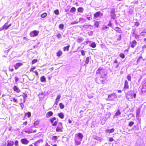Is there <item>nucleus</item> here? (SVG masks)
I'll list each match as a JSON object with an SVG mask.
<instances>
[{
  "mask_svg": "<svg viewBox=\"0 0 146 146\" xmlns=\"http://www.w3.org/2000/svg\"><path fill=\"white\" fill-rule=\"evenodd\" d=\"M107 74H104L103 76L101 75L100 77V79L96 78V82L98 84H100V83L102 84H104L105 82L106 81V76Z\"/></svg>",
  "mask_w": 146,
  "mask_h": 146,
  "instance_id": "obj_1",
  "label": "nucleus"
},
{
  "mask_svg": "<svg viewBox=\"0 0 146 146\" xmlns=\"http://www.w3.org/2000/svg\"><path fill=\"white\" fill-rule=\"evenodd\" d=\"M14 143L15 146H19V142L17 140H15V143H14V141H7V144L6 146H13Z\"/></svg>",
  "mask_w": 146,
  "mask_h": 146,
  "instance_id": "obj_2",
  "label": "nucleus"
},
{
  "mask_svg": "<svg viewBox=\"0 0 146 146\" xmlns=\"http://www.w3.org/2000/svg\"><path fill=\"white\" fill-rule=\"evenodd\" d=\"M136 94L135 93L133 94L130 92H128L126 95V98L128 100L130 101L133 98L135 99L136 98Z\"/></svg>",
  "mask_w": 146,
  "mask_h": 146,
  "instance_id": "obj_3",
  "label": "nucleus"
},
{
  "mask_svg": "<svg viewBox=\"0 0 146 146\" xmlns=\"http://www.w3.org/2000/svg\"><path fill=\"white\" fill-rule=\"evenodd\" d=\"M96 74H98L100 76L101 75L103 76L104 74H107V73L105 71L104 69L102 68H99L97 70L96 73Z\"/></svg>",
  "mask_w": 146,
  "mask_h": 146,
  "instance_id": "obj_4",
  "label": "nucleus"
},
{
  "mask_svg": "<svg viewBox=\"0 0 146 146\" xmlns=\"http://www.w3.org/2000/svg\"><path fill=\"white\" fill-rule=\"evenodd\" d=\"M63 129L62 123L61 122H60L58 123V125L56 127L55 130L56 132H62L63 131Z\"/></svg>",
  "mask_w": 146,
  "mask_h": 146,
  "instance_id": "obj_5",
  "label": "nucleus"
},
{
  "mask_svg": "<svg viewBox=\"0 0 146 146\" xmlns=\"http://www.w3.org/2000/svg\"><path fill=\"white\" fill-rule=\"evenodd\" d=\"M117 98V95L116 94L113 93L108 96L107 100L108 101H112Z\"/></svg>",
  "mask_w": 146,
  "mask_h": 146,
  "instance_id": "obj_6",
  "label": "nucleus"
},
{
  "mask_svg": "<svg viewBox=\"0 0 146 146\" xmlns=\"http://www.w3.org/2000/svg\"><path fill=\"white\" fill-rule=\"evenodd\" d=\"M39 33V31L34 30L31 32L30 33V35L32 37H35L37 36Z\"/></svg>",
  "mask_w": 146,
  "mask_h": 146,
  "instance_id": "obj_7",
  "label": "nucleus"
},
{
  "mask_svg": "<svg viewBox=\"0 0 146 146\" xmlns=\"http://www.w3.org/2000/svg\"><path fill=\"white\" fill-rule=\"evenodd\" d=\"M56 120V118L55 117H53L50 118L49 119V121L50 123H52V125L53 126H56L58 122L57 121H55L54 122V121Z\"/></svg>",
  "mask_w": 146,
  "mask_h": 146,
  "instance_id": "obj_8",
  "label": "nucleus"
},
{
  "mask_svg": "<svg viewBox=\"0 0 146 146\" xmlns=\"http://www.w3.org/2000/svg\"><path fill=\"white\" fill-rule=\"evenodd\" d=\"M101 15L102 16L103 15V14L100 11H99L96 12L94 15V19L97 18L99 17L100 15Z\"/></svg>",
  "mask_w": 146,
  "mask_h": 146,
  "instance_id": "obj_9",
  "label": "nucleus"
},
{
  "mask_svg": "<svg viewBox=\"0 0 146 146\" xmlns=\"http://www.w3.org/2000/svg\"><path fill=\"white\" fill-rule=\"evenodd\" d=\"M21 142L22 143L23 145H27L29 143V141L25 138L21 139Z\"/></svg>",
  "mask_w": 146,
  "mask_h": 146,
  "instance_id": "obj_10",
  "label": "nucleus"
},
{
  "mask_svg": "<svg viewBox=\"0 0 146 146\" xmlns=\"http://www.w3.org/2000/svg\"><path fill=\"white\" fill-rule=\"evenodd\" d=\"M115 12L114 9H113L111 11V16L112 19H114L116 17Z\"/></svg>",
  "mask_w": 146,
  "mask_h": 146,
  "instance_id": "obj_11",
  "label": "nucleus"
},
{
  "mask_svg": "<svg viewBox=\"0 0 146 146\" xmlns=\"http://www.w3.org/2000/svg\"><path fill=\"white\" fill-rule=\"evenodd\" d=\"M141 92L142 93H145L146 92V82L143 85L142 88L141 90Z\"/></svg>",
  "mask_w": 146,
  "mask_h": 146,
  "instance_id": "obj_12",
  "label": "nucleus"
},
{
  "mask_svg": "<svg viewBox=\"0 0 146 146\" xmlns=\"http://www.w3.org/2000/svg\"><path fill=\"white\" fill-rule=\"evenodd\" d=\"M74 141L75 142V144L76 145H79L81 143V141H80V140H79L78 139L77 137H75V139H74Z\"/></svg>",
  "mask_w": 146,
  "mask_h": 146,
  "instance_id": "obj_13",
  "label": "nucleus"
},
{
  "mask_svg": "<svg viewBox=\"0 0 146 146\" xmlns=\"http://www.w3.org/2000/svg\"><path fill=\"white\" fill-rule=\"evenodd\" d=\"M23 65V64L21 62H18L16 63L14 65V67L16 70L19 67Z\"/></svg>",
  "mask_w": 146,
  "mask_h": 146,
  "instance_id": "obj_14",
  "label": "nucleus"
},
{
  "mask_svg": "<svg viewBox=\"0 0 146 146\" xmlns=\"http://www.w3.org/2000/svg\"><path fill=\"white\" fill-rule=\"evenodd\" d=\"M137 44V42L135 40H133L131 43V47L134 48Z\"/></svg>",
  "mask_w": 146,
  "mask_h": 146,
  "instance_id": "obj_15",
  "label": "nucleus"
},
{
  "mask_svg": "<svg viewBox=\"0 0 146 146\" xmlns=\"http://www.w3.org/2000/svg\"><path fill=\"white\" fill-rule=\"evenodd\" d=\"M13 90L14 91L16 92L17 93H19L21 92L20 90L16 86H14Z\"/></svg>",
  "mask_w": 146,
  "mask_h": 146,
  "instance_id": "obj_16",
  "label": "nucleus"
},
{
  "mask_svg": "<svg viewBox=\"0 0 146 146\" xmlns=\"http://www.w3.org/2000/svg\"><path fill=\"white\" fill-rule=\"evenodd\" d=\"M129 83L127 80H125V82L124 88V89H128L129 88Z\"/></svg>",
  "mask_w": 146,
  "mask_h": 146,
  "instance_id": "obj_17",
  "label": "nucleus"
},
{
  "mask_svg": "<svg viewBox=\"0 0 146 146\" xmlns=\"http://www.w3.org/2000/svg\"><path fill=\"white\" fill-rule=\"evenodd\" d=\"M53 115V113L52 111H49L46 114V117L47 118H48L51 116Z\"/></svg>",
  "mask_w": 146,
  "mask_h": 146,
  "instance_id": "obj_18",
  "label": "nucleus"
},
{
  "mask_svg": "<svg viewBox=\"0 0 146 146\" xmlns=\"http://www.w3.org/2000/svg\"><path fill=\"white\" fill-rule=\"evenodd\" d=\"M22 96L23 98V102H21L19 104H23V103L25 102V100L26 99V98L27 97V95L26 94H25V93H23V94L22 95Z\"/></svg>",
  "mask_w": 146,
  "mask_h": 146,
  "instance_id": "obj_19",
  "label": "nucleus"
},
{
  "mask_svg": "<svg viewBox=\"0 0 146 146\" xmlns=\"http://www.w3.org/2000/svg\"><path fill=\"white\" fill-rule=\"evenodd\" d=\"M77 137L80 138V141H82L83 137V134L80 133H79L77 134Z\"/></svg>",
  "mask_w": 146,
  "mask_h": 146,
  "instance_id": "obj_20",
  "label": "nucleus"
},
{
  "mask_svg": "<svg viewBox=\"0 0 146 146\" xmlns=\"http://www.w3.org/2000/svg\"><path fill=\"white\" fill-rule=\"evenodd\" d=\"M40 122V120L39 119H37L34 122L33 124V125L35 127L36 126L38 125L39 124Z\"/></svg>",
  "mask_w": 146,
  "mask_h": 146,
  "instance_id": "obj_21",
  "label": "nucleus"
},
{
  "mask_svg": "<svg viewBox=\"0 0 146 146\" xmlns=\"http://www.w3.org/2000/svg\"><path fill=\"white\" fill-rule=\"evenodd\" d=\"M58 116L61 119H63L64 117V115L61 112L58 113Z\"/></svg>",
  "mask_w": 146,
  "mask_h": 146,
  "instance_id": "obj_22",
  "label": "nucleus"
},
{
  "mask_svg": "<svg viewBox=\"0 0 146 146\" xmlns=\"http://www.w3.org/2000/svg\"><path fill=\"white\" fill-rule=\"evenodd\" d=\"M62 54V51L60 50H59L57 52H56V56L58 57H60L61 55Z\"/></svg>",
  "mask_w": 146,
  "mask_h": 146,
  "instance_id": "obj_23",
  "label": "nucleus"
},
{
  "mask_svg": "<svg viewBox=\"0 0 146 146\" xmlns=\"http://www.w3.org/2000/svg\"><path fill=\"white\" fill-rule=\"evenodd\" d=\"M8 22L5 23L4 25L3 26V28L4 29L7 30L9 28V27L7 25Z\"/></svg>",
  "mask_w": 146,
  "mask_h": 146,
  "instance_id": "obj_24",
  "label": "nucleus"
},
{
  "mask_svg": "<svg viewBox=\"0 0 146 146\" xmlns=\"http://www.w3.org/2000/svg\"><path fill=\"white\" fill-rule=\"evenodd\" d=\"M70 47V45H68L64 47L63 48L64 51H68L69 50V48Z\"/></svg>",
  "mask_w": 146,
  "mask_h": 146,
  "instance_id": "obj_25",
  "label": "nucleus"
},
{
  "mask_svg": "<svg viewBox=\"0 0 146 146\" xmlns=\"http://www.w3.org/2000/svg\"><path fill=\"white\" fill-rule=\"evenodd\" d=\"M40 80L41 82H44L46 81V78L44 76H42L40 78Z\"/></svg>",
  "mask_w": 146,
  "mask_h": 146,
  "instance_id": "obj_26",
  "label": "nucleus"
},
{
  "mask_svg": "<svg viewBox=\"0 0 146 146\" xmlns=\"http://www.w3.org/2000/svg\"><path fill=\"white\" fill-rule=\"evenodd\" d=\"M77 10L79 12L83 13L84 11V9L82 7H80Z\"/></svg>",
  "mask_w": 146,
  "mask_h": 146,
  "instance_id": "obj_27",
  "label": "nucleus"
},
{
  "mask_svg": "<svg viewBox=\"0 0 146 146\" xmlns=\"http://www.w3.org/2000/svg\"><path fill=\"white\" fill-rule=\"evenodd\" d=\"M90 46L92 48H94L96 47V44L95 42H93L90 45Z\"/></svg>",
  "mask_w": 146,
  "mask_h": 146,
  "instance_id": "obj_28",
  "label": "nucleus"
},
{
  "mask_svg": "<svg viewBox=\"0 0 146 146\" xmlns=\"http://www.w3.org/2000/svg\"><path fill=\"white\" fill-rule=\"evenodd\" d=\"M115 31L118 32V33H121V29L120 28L118 27H116L115 28Z\"/></svg>",
  "mask_w": 146,
  "mask_h": 146,
  "instance_id": "obj_29",
  "label": "nucleus"
},
{
  "mask_svg": "<svg viewBox=\"0 0 146 146\" xmlns=\"http://www.w3.org/2000/svg\"><path fill=\"white\" fill-rule=\"evenodd\" d=\"M47 15V14L46 13H44L41 14L40 17L42 18H44L46 17Z\"/></svg>",
  "mask_w": 146,
  "mask_h": 146,
  "instance_id": "obj_30",
  "label": "nucleus"
},
{
  "mask_svg": "<svg viewBox=\"0 0 146 146\" xmlns=\"http://www.w3.org/2000/svg\"><path fill=\"white\" fill-rule=\"evenodd\" d=\"M58 139V137L56 136H53L52 137V140L53 141H57Z\"/></svg>",
  "mask_w": 146,
  "mask_h": 146,
  "instance_id": "obj_31",
  "label": "nucleus"
},
{
  "mask_svg": "<svg viewBox=\"0 0 146 146\" xmlns=\"http://www.w3.org/2000/svg\"><path fill=\"white\" fill-rule=\"evenodd\" d=\"M76 11V9L74 7H72L70 10V12L71 13L75 12Z\"/></svg>",
  "mask_w": 146,
  "mask_h": 146,
  "instance_id": "obj_32",
  "label": "nucleus"
},
{
  "mask_svg": "<svg viewBox=\"0 0 146 146\" xmlns=\"http://www.w3.org/2000/svg\"><path fill=\"white\" fill-rule=\"evenodd\" d=\"M25 115L27 116L28 117H30L31 116V113L30 112H28L25 113Z\"/></svg>",
  "mask_w": 146,
  "mask_h": 146,
  "instance_id": "obj_33",
  "label": "nucleus"
},
{
  "mask_svg": "<svg viewBox=\"0 0 146 146\" xmlns=\"http://www.w3.org/2000/svg\"><path fill=\"white\" fill-rule=\"evenodd\" d=\"M37 61L38 60L37 59H34L32 61L31 63L32 64H34L36 63Z\"/></svg>",
  "mask_w": 146,
  "mask_h": 146,
  "instance_id": "obj_34",
  "label": "nucleus"
},
{
  "mask_svg": "<svg viewBox=\"0 0 146 146\" xmlns=\"http://www.w3.org/2000/svg\"><path fill=\"white\" fill-rule=\"evenodd\" d=\"M89 57H88L86 58V61H85V63L84 64L85 65H86V64H88L89 62Z\"/></svg>",
  "mask_w": 146,
  "mask_h": 146,
  "instance_id": "obj_35",
  "label": "nucleus"
},
{
  "mask_svg": "<svg viewBox=\"0 0 146 146\" xmlns=\"http://www.w3.org/2000/svg\"><path fill=\"white\" fill-rule=\"evenodd\" d=\"M143 58V57L142 56H139V58L137 59V63H139L141 59H142Z\"/></svg>",
  "mask_w": 146,
  "mask_h": 146,
  "instance_id": "obj_36",
  "label": "nucleus"
},
{
  "mask_svg": "<svg viewBox=\"0 0 146 146\" xmlns=\"http://www.w3.org/2000/svg\"><path fill=\"white\" fill-rule=\"evenodd\" d=\"M121 114V113L120 111L119 110H118L115 113V115L116 116H118L120 115Z\"/></svg>",
  "mask_w": 146,
  "mask_h": 146,
  "instance_id": "obj_37",
  "label": "nucleus"
},
{
  "mask_svg": "<svg viewBox=\"0 0 146 146\" xmlns=\"http://www.w3.org/2000/svg\"><path fill=\"white\" fill-rule=\"evenodd\" d=\"M140 112V108H138L137 110L136 111V115H139Z\"/></svg>",
  "mask_w": 146,
  "mask_h": 146,
  "instance_id": "obj_38",
  "label": "nucleus"
},
{
  "mask_svg": "<svg viewBox=\"0 0 146 146\" xmlns=\"http://www.w3.org/2000/svg\"><path fill=\"white\" fill-rule=\"evenodd\" d=\"M59 106L60 108L61 109H63L64 107V106L62 103H60L59 104Z\"/></svg>",
  "mask_w": 146,
  "mask_h": 146,
  "instance_id": "obj_39",
  "label": "nucleus"
},
{
  "mask_svg": "<svg viewBox=\"0 0 146 146\" xmlns=\"http://www.w3.org/2000/svg\"><path fill=\"white\" fill-rule=\"evenodd\" d=\"M54 13L56 15H58L59 14V12L58 9H56L54 11Z\"/></svg>",
  "mask_w": 146,
  "mask_h": 146,
  "instance_id": "obj_40",
  "label": "nucleus"
},
{
  "mask_svg": "<svg viewBox=\"0 0 146 146\" xmlns=\"http://www.w3.org/2000/svg\"><path fill=\"white\" fill-rule=\"evenodd\" d=\"M134 124V122L133 121H130L129 122L128 125L130 127H131Z\"/></svg>",
  "mask_w": 146,
  "mask_h": 146,
  "instance_id": "obj_41",
  "label": "nucleus"
},
{
  "mask_svg": "<svg viewBox=\"0 0 146 146\" xmlns=\"http://www.w3.org/2000/svg\"><path fill=\"white\" fill-rule=\"evenodd\" d=\"M119 56L120 57H121V58H122L123 59L125 57V56L124 54H123L122 53L120 54L119 55Z\"/></svg>",
  "mask_w": 146,
  "mask_h": 146,
  "instance_id": "obj_42",
  "label": "nucleus"
},
{
  "mask_svg": "<svg viewBox=\"0 0 146 146\" xmlns=\"http://www.w3.org/2000/svg\"><path fill=\"white\" fill-rule=\"evenodd\" d=\"M94 25L96 27H98L99 25L98 22L97 21L95 22L94 24Z\"/></svg>",
  "mask_w": 146,
  "mask_h": 146,
  "instance_id": "obj_43",
  "label": "nucleus"
},
{
  "mask_svg": "<svg viewBox=\"0 0 146 146\" xmlns=\"http://www.w3.org/2000/svg\"><path fill=\"white\" fill-rule=\"evenodd\" d=\"M64 27V26L63 24H60L59 26V27L62 29H63Z\"/></svg>",
  "mask_w": 146,
  "mask_h": 146,
  "instance_id": "obj_44",
  "label": "nucleus"
},
{
  "mask_svg": "<svg viewBox=\"0 0 146 146\" xmlns=\"http://www.w3.org/2000/svg\"><path fill=\"white\" fill-rule=\"evenodd\" d=\"M82 41V38H78L77 39V42L78 43H80Z\"/></svg>",
  "mask_w": 146,
  "mask_h": 146,
  "instance_id": "obj_45",
  "label": "nucleus"
},
{
  "mask_svg": "<svg viewBox=\"0 0 146 146\" xmlns=\"http://www.w3.org/2000/svg\"><path fill=\"white\" fill-rule=\"evenodd\" d=\"M121 35H119L118 36V37L117 38V40L118 41H119L121 40Z\"/></svg>",
  "mask_w": 146,
  "mask_h": 146,
  "instance_id": "obj_46",
  "label": "nucleus"
},
{
  "mask_svg": "<svg viewBox=\"0 0 146 146\" xmlns=\"http://www.w3.org/2000/svg\"><path fill=\"white\" fill-rule=\"evenodd\" d=\"M141 36H145V34H146V32H145L143 31L141 32Z\"/></svg>",
  "mask_w": 146,
  "mask_h": 146,
  "instance_id": "obj_47",
  "label": "nucleus"
},
{
  "mask_svg": "<svg viewBox=\"0 0 146 146\" xmlns=\"http://www.w3.org/2000/svg\"><path fill=\"white\" fill-rule=\"evenodd\" d=\"M127 78L129 81H131V77L130 75H128L127 76Z\"/></svg>",
  "mask_w": 146,
  "mask_h": 146,
  "instance_id": "obj_48",
  "label": "nucleus"
},
{
  "mask_svg": "<svg viewBox=\"0 0 146 146\" xmlns=\"http://www.w3.org/2000/svg\"><path fill=\"white\" fill-rule=\"evenodd\" d=\"M60 97H61L60 95H58L57 96L56 100L59 101V100L60 99Z\"/></svg>",
  "mask_w": 146,
  "mask_h": 146,
  "instance_id": "obj_49",
  "label": "nucleus"
},
{
  "mask_svg": "<svg viewBox=\"0 0 146 146\" xmlns=\"http://www.w3.org/2000/svg\"><path fill=\"white\" fill-rule=\"evenodd\" d=\"M139 25V23L138 22H135L134 26L137 27Z\"/></svg>",
  "mask_w": 146,
  "mask_h": 146,
  "instance_id": "obj_50",
  "label": "nucleus"
},
{
  "mask_svg": "<svg viewBox=\"0 0 146 146\" xmlns=\"http://www.w3.org/2000/svg\"><path fill=\"white\" fill-rule=\"evenodd\" d=\"M81 52L82 55L84 56L85 55V53L84 51L83 50H82L81 51Z\"/></svg>",
  "mask_w": 146,
  "mask_h": 146,
  "instance_id": "obj_51",
  "label": "nucleus"
},
{
  "mask_svg": "<svg viewBox=\"0 0 146 146\" xmlns=\"http://www.w3.org/2000/svg\"><path fill=\"white\" fill-rule=\"evenodd\" d=\"M78 23V21H74V22H72L71 23V24L72 25L77 24Z\"/></svg>",
  "mask_w": 146,
  "mask_h": 146,
  "instance_id": "obj_52",
  "label": "nucleus"
},
{
  "mask_svg": "<svg viewBox=\"0 0 146 146\" xmlns=\"http://www.w3.org/2000/svg\"><path fill=\"white\" fill-rule=\"evenodd\" d=\"M12 99L13 100V101L15 102H18L17 101V99L15 98H12Z\"/></svg>",
  "mask_w": 146,
  "mask_h": 146,
  "instance_id": "obj_53",
  "label": "nucleus"
},
{
  "mask_svg": "<svg viewBox=\"0 0 146 146\" xmlns=\"http://www.w3.org/2000/svg\"><path fill=\"white\" fill-rule=\"evenodd\" d=\"M56 36L58 38H59L61 37V35L60 34L58 33L56 35Z\"/></svg>",
  "mask_w": 146,
  "mask_h": 146,
  "instance_id": "obj_54",
  "label": "nucleus"
},
{
  "mask_svg": "<svg viewBox=\"0 0 146 146\" xmlns=\"http://www.w3.org/2000/svg\"><path fill=\"white\" fill-rule=\"evenodd\" d=\"M34 72L35 73V75L36 76H38V72L37 71H34Z\"/></svg>",
  "mask_w": 146,
  "mask_h": 146,
  "instance_id": "obj_55",
  "label": "nucleus"
},
{
  "mask_svg": "<svg viewBox=\"0 0 146 146\" xmlns=\"http://www.w3.org/2000/svg\"><path fill=\"white\" fill-rule=\"evenodd\" d=\"M108 28V27H107V26H105L102 28V29L103 30H105V29H106Z\"/></svg>",
  "mask_w": 146,
  "mask_h": 146,
  "instance_id": "obj_56",
  "label": "nucleus"
},
{
  "mask_svg": "<svg viewBox=\"0 0 146 146\" xmlns=\"http://www.w3.org/2000/svg\"><path fill=\"white\" fill-rule=\"evenodd\" d=\"M109 141L110 142H112L114 141V139L113 138L110 137L109 139Z\"/></svg>",
  "mask_w": 146,
  "mask_h": 146,
  "instance_id": "obj_57",
  "label": "nucleus"
},
{
  "mask_svg": "<svg viewBox=\"0 0 146 146\" xmlns=\"http://www.w3.org/2000/svg\"><path fill=\"white\" fill-rule=\"evenodd\" d=\"M114 131V129L113 128L111 129L110 130V133H112Z\"/></svg>",
  "mask_w": 146,
  "mask_h": 146,
  "instance_id": "obj_58",
  "label": "nucleus"
},
{
  "mask_svg": "<svg viewBox=\"0 0 146 146\" xmlns=\"http://www.w3.org/2000/svg\"><path fill=\"white\" fill-rule=\"evenodd\" d=\"M28 123V122L27 121H25L23 123V124L24 125H27Z\"/></svg>",
  "mask_w": 146,
  "mask_h": 146,
  "instance_id": "obj_59",
  "label": "nucleus"
},
{
  "mask_svg": "<svg viewBox=\"0 0 146 146\" xmlns=\"http://www.w3.org/2000/svg\"><path fill=\"white\" fill-rule=\"evenodd\" d=\"M15 81L17 82L18 80V77H15Z\"/></svg>",
  "mask_w": 146,
  "mask_h": 146,
  "instance_id": "obj_60",
  "label": "nucleus"
},
{
  "mask_svg": "<svg viewBox=\"0 0 146 146\" xmlns=\"http://www.w3.org/2000/svg\"><path fill=\"white\" fill-rule=\"evenodd\" d=\"M58 100H56L55 102V104L56 105H57L58 104Z\"/></svg>",
  "mask_w": 146,
  "mask_h": 146,
  "instance_id": "obj_61",
  "label": "nucleus"
},
{
  "mask_svg": "<svg viewBox=\"0 0 146 146\" xmlns=\"http://www.w3.org/2000/svg\"><path fill=\"white\" fill-rule=\"evenodd\" d=\"M108 26H110V27H111V26H112L111 23L110 22L109 23H108Z\"/></svg>",
  "mask_w": 146,
  "mask_h": 146,
  "instance_id": "obj_62",
  "label": "nucleus"
},
{
  "mask_svg": "<svg viewBox=\"0 0 146 146\" xmlns=\"http://www.w3.org/2000/svg\"><path fill=\"white\" fill-rule=\"evenodd\" d=\"M9 70L10 72H13L14 70V69L13 68L10 69V68H9Z\"/></svg>",
  "mask_w": 146,
  "mask_h": 146,
  "instance_id": "obj_63",
  "label": "nucleus"
},
{
  "mask_svg": "<svg viewBox=\"0 0 146 146\" xmlns=\"http://www.w3.org/2000/svg\"><path fill=\"white\" fill-rule=\"evenodd\" d=\"M45 146H50V145L48 144V143H46L45 144Z\"/></svg>",
  "mask_w": 146,
  "mask_h": 146,
  "instance_id": "obj_64",
  "label": "nucleus"
}]
</instances>
